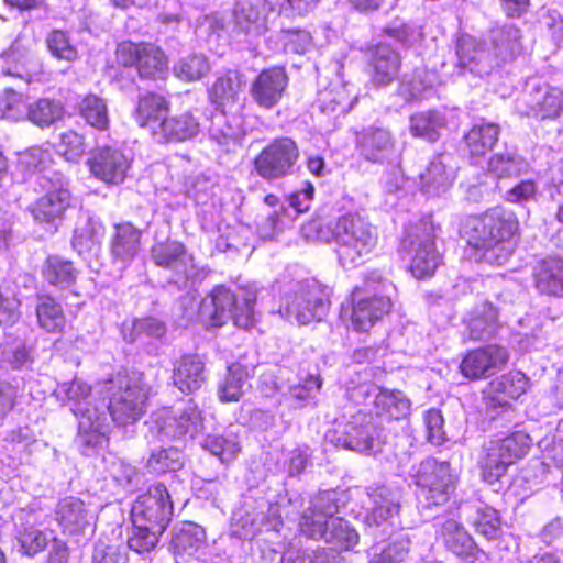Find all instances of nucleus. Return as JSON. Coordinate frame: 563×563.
I'll return each instance as SVG.
<instances>
[{
	"instance_id": "nucleus-1",
	"label": "nucleus",
	"mask_w": 563,
	"mask_h": 563,
	"mask_svg": "<svg viewBox=\"0 0 563 563\" xmlns=\"http://www.w3.org/2000/svg\"><path fill=\"white\" fill-rule=\"evenodd\" d=\"M518 230L515 214L501 207L487 210L482 216L465 218L460 234L475 250L476 261L504 265L514 251L511 238Z\"/></svg>"
},
{
	"instance_id": "nucleus-2",
	"label": "nucleus",
	"mask_w": 563,
	"mask_h": 563,
	"mask_svg": "<svg viewBox=\"0 0 563 563\" xmlns=\"http://www.w3.org/2000/svg\"><path fill=\"white\" fill-rule=\"evenodd\" d=\"M91 388L79 378L58 384L55 396L78 419L77 444L82 455L89 456L92 452L108 442L110 424L104 410L93 406L90 400Z\"/></svg>"
},
{
	"instance_id": "nucleus-3",
	"label": "nucleus",
	"mask_w": 563,
	"mask_h": 563,
	"mask_svg": "<svg viewBox=\"0 0 563 563\" xmlns=\"http://www.w3.org/2000/svg\"><path fill=\"white\" fill-rule=\"evenodd\" d=\"M256 298L257 288L251 284L240 287L236 294L224 286H217L201 300L198 316L207 327L219 328L232 319L236 327L250 329L256 321Z\"/></svg>"
},
{
	"instance_id": "nucleus-4",
	"label": "nucleus",
	"mask_w": 563,
	"mask_h": 563,
	"mask_svg": "<svg viewBox=\"0 0 563 563\" xmlns=\"http://www.w3.org/2000/svg\"><path fill=\"white\" fill-rule=\"evenodd\" d=\"M102 393L109 398L107 409L113 422L128 426L144 415L151 388L142 373L119 372L103 383Z\"/></svg>"
},
{
	"instance_id": "nucleus-5",
	"label": "nucleus",
	"mask_w": 563,
	"mask_h": 563,
	"mask_svg": "<svg viewBox=\"0 0 563 563\" xmlns=\"http://www.w3.org/2000/svg\"><path fill=\"white\" fill-rule=\"evenodd\" d=\"M330 230L339 263L345 268L363 263L378 242L377 229L356 212L340 216L331 222Z\"/></svg>"
},
{
	"instance_id": "nucleus-6",
	"label": "nucleus",
	"mask_w": 563,
	"mask_h": 563,
	"mask_svg": "<svg viewBox=\"0 0 563 563\" xmlns=\"http://www.w3.org/2000/svg\"><path fill=\"white\" fill-rule=\"evenodd\" d=\"M393 290V284L378 272H371L365 276L363 288L355 287L352 292L351 323L355 331H367L390 311Z\"/></svg>"
},
{
	"instance_id": "nucleus-7",
	"label": "nucleus",
	"mask_w": 563,
	"mask_h": 563,
	"mask_svg": "<svg viewBox=\"0 0 563 563\" xmlns=\"http://www.w3.org/2000/svg\"><path fill=\"white\" fill-rule=\"evenodd\" d=\"M330 306L329 294L316 280L294 284L280 298L279 314L298 324L320 321Z\"/></svg>"
},
{
	"instance_id": "nucleus-8",
	"label": "nucleus",
	"mask_w": 563,
	"mask_h": 563,
	"mask_svg": "<svg viewBox=\"0 0 563 563\" xmlns=\"http://www.w3.org/2000/svg\"><path fill=\"white\" fill-rule=\"evenodd\" d=\"M530 446L531 438L521 431L486 442L478 459L483 479L489 484L497 482L510 465L528 453Z\"/></svg>"
},
{
	"instance_id": "nucleus-9",
	"label": "nucleus",
	"mask_w": 563,
	"mask_h": 563,
	"mask_svg": "<svg viewBox=\"0 0 563 563\" xmlns=\"http://www.w3.org/2000/svg\"><path fill=\"white\" fill-rule=\"evenodd\" d=\"M330 440L336 446L365 454L379 452L384 444L383 430L372 415L362 410L338 422Z\"/></svg>"
},
{
	"instance_id": "nucleus-10",
	"label": "nucleus",
	"mask_w": 563,
	"mask_h": 563,
	"mask_svg": "<svg viewBox=\"0 0 563 563\" xmlns=\"http://www.w3.org/2000/svg\"><path fill=\"white\" fill-rule=\"evenodd\" d=\"M410 476L419 489V498L424 499L427 506L443 505L455 489L456 475L450 464L433 457L412 466Z\"/></svg>"
},
{
	"instance_id": "nucleus-11",
	"label": "nucleus",
	"mask_w": 563,
	"mask_h": 563,
	"mask_svg": "<svg viewBox=\"0 0 563 563\" xmlns=\"http://www.w3.org/2000/svg\"><path fill=\"white\" fill-rule=\"evenodd\" d=\"M366 525L382 529V536L391 534L396 529H404L400 519L401 490L389 485H372L366 488Z\"/></svg>"
},
{
	"instance_id": "nucleus-12",
	"label": "nucleus",
	"mask_w": 563,
	"mask_h": 563,
	"mask_svg": "<svg viewBox=\"0 0 563 563\" xmlns=\"http://www.w3.org/2000/svg\"><path fill=\"white\" fill-rule=\"evenodd\" d=\"M434 238L432 223L420 222L410 227L402 239V249L411 255L410 269L417 278L432 276L441 263Z\"/></svg>"
},
{
	"instance_id": "nucleus-13",
	"label": "nucleus",
	"mask_w": 563,
	"mask_h": 563,
	"mask_svg": "<svg viewBox=\"0 0 563 563\" xmlns=\"http://www.w3.org/2000/svg\"><path fill=\"white\" fill-rule=\"evenodd\" d=\"M298 157L299 150L295 141L279 137L261 151L254 159V167L262 178L278 179L294 172Z\"/></svg>"
},
{
	"instance_id": "nucleus-14",
	"label": "nucleus",
	"mask_w": 563,
	"mask_h": 563,
	"mask_svg": "<svg viewBox=\"0 0 563 563\" xmlns=\"http://www.w3.org/2000/svg\"><path fill=\"white\" fill-rule=\"evenodd\" d=\"M38 184L45 190V195L34 203L32 214L35 221L55 227L71 206L68 185L59 174H54V178L44 175L38 179Z\"/></svg>"
},
{
	"instance_id": "nucleus-15",
	"label": "nucleus",
	"mask_w": 563,
	"mask_h": 563,
	"mask_svg": "<svg viewBox=\"0 0 563 563\" xmlns=\"http://www.w3.org/2000/svg\"><path fill=\"white\" fill-rule=\"evenodd\" d=\"M151 257L155 265L172 271L178 285L186 287L188 282L195 283L202 278V271L195 264L194 256L178 241L155 243L151 250Z\"/></svg>"
},
{
	"instance_id": "nucleus-16",
	"label": "nucleus",
	"mask_w": 563,
	"mask_h": 563,
	"mask_svg": "<svg viewBox=\"0 0 563 563\" xmlns=\"http://www.w3.org/2000/svg\"><path fill=\"white\" fill-rule=\"evenodd\" d=\"M131 514L133 522L155 527L157 531H165L173 516V503L166 487L162 484L151 486L146 493L137 497Z\"/></svg>"
},
{
	"instance_id": "nucleus-17",
	"label": "nucleus",
	"mask_w": 563,
	"mask_h": 563,
	"mask_svg": "<svg viewBox=\"0 0 563 563\" xmlns=\"http://www.w3.org/2000/svg\"><path fill=\"white\" fill-rule=\"evenodd\" d=\"M339 509L336 492L320 493L312 500L311 506L303 511L299 521L300 532L310 539L322 540Z\"/></svg>"
},
{
	"instance_id": "nucleus-18",
	"label": "nucleus",
	"mask_w": 563,
	"mask_h": 563,
	"mask_svg": "<svg viewBox=\"0 0 563 563\" xmlns=\"http://www.w3.org/2000/svg\"><path fill=\"white\" fill-rule=\"evenodd\" d=\"M528 378L521 372H510L490 383L485 391L484 402L486 413L494 419L497 410H506L510 399H517L526 393Z\"/></svg>"
},
{
	"instance_id": "nucleus-19",
	"label": "nucleus",
	"mask_w": 563,
	"mask_h": 563,
	"mask_svg": "<svg viewBox=\"0 0 563 563\" xmlns=\"http://www.w3.org/2000/svg\"><path fill=\"white\" fill-rule=\"evenodd\" d=\"M88 165L98 179L118 185L125 179L130 159L121 148L104 145L92 151Z\"/></svg>"
},
{
	"instance_id": "nucleus-20",
	"label": "nucleus",
	"mask_w": 563,
	"mask_h": 563,
	"mask_svg": "<svg viewBox=\"0 0 563 563\" xmlns=\"http://www.w3.org/2000/svg\"><path fill=\"white\" fill-rule=\"evenodd\" d=\"M509 360L508 351L500 345H487L468 352L462 360L461 373L470 379H479L501 369Z\"/></svg>"
},
{
	"instance_id": "nucleus-21",
	"label": "nucleus",
	"mask_w": 563,
	"mask_h": 563,
	"mask_svg": "<svg viewBox=\"0 0 563 563\" xmlns=\"http://www.w3.org/2000/svg\"><path fill=\"white\" fill-rule=\"evenodd\" d=\"M288 86V76L282 67L263 69L253 80L250 95L261 108L269 110L279 103Z\"/></svg>"
},
{
	"instance_id": "nucleus-22",
	"label": "nucleus",
	"mask_w": 563,
	"mask_h": 563,
	"mask_svg": "<svg viewBox=\"0 0 563 563\" xmlns=\"http://www.w3.org/2000/svg\"><path fill=\"white\" fill-rule=\"evenodd\" d=\"M272 12L268 0H238L233 10L234 23L246 34L258 36L267 31V18Z\"/></svg>"
},
{
	"instance_id": "nucleus-23",
	"label": "nucleus",
	"mask_w": 563,
	"mask_h": 563,
	"mask_svg": "<svg viewBox=\"0 0 563 563\" xmlns=\"http://www.w3.org/2000/svg\"><path fill=\"white\" fill-rule=\"evenodd\" d=\"M457 66L479 77L489 75L494 70L492 53L476 38L464 34L456 43Z\"/></svg>"
},
{
	"instance_id": "nucleus-24",
	"label": "nucleus",
	"mask_w": 563,
	"mask_h": 563,
	"mask_svg": "<svg viewBox=\"0 0 563 563\" xmlns=\"http://www.w3.org/2000/svg\"><path fill=\"white\" fill-rule=\"evenodd\" d=\"M2 73L25 81L31 79L37 68V62L32 52V41L18 36L10 48L1 55Z\"/></svg>"
},
{
	"instance_id": "nucleus-25",
	"label": "nucleus",
	"mask_w": 563,
	"mask_h": 563,
	"mask_svg": "<svg viewBox=\"0 0 563 563\" xmlns=\"http://www.w3.org/2000/svg\"><path fill=\"white\" fill-rule=\"evenodd\" d=\"M527 115L537 120H556L563 114V91L551 86H537L527 100Z\"/></svg>"
},
{
	"instance_id": "nucleus-26",
	"label": "nucleus",
	"mask_w": 563,
	"mask_h": 563,
	"mask_svg": "<svg viewBox=\"0 0 563 563\" xmlns=\"http://www.w3.org/2000/svg\"><path fill=\"white\" fill-rule=\"evenodd\" d=\"M20 527L16 531V540L20 551L27 556H34L47 547L53 531H43L35 527L37 514L33 510L20 509L16 514Z\"/></svg>"
},
{
	"instance_id": "nucleus-27",
	"label": "nucleus",
	"mask_w": 563,
	"mask_h": 563,
	"mask_svg": "<svg viewBox=\"0 0 563 563\" xmlns=\"http://www.w3.org/2000/svg\"><path fill=\"white\" fill-rule=\"evenodd\" d=\"M55 519L64 533L79 534L92 526L93 516L81 499L70 496L58 501Z\"/></svg>"
},
{
	"instance_id": "nucleus-28",
	"label": "nucleus",
	"mask_w": 563,
	"mask_h": 563,
	"mask_svg": "<svg viewBox=\"0 0 563 563\" xmlns=\"http://www.w3.org/2000/svg\"><path fill=\"white\" fill-rule=\"evenodd\" d=\"M169 112V101L157 93H146L139 98L134 119L140 128L146 129L156 140L157 132Z\"/></svg>"
},
{
	"instance_id": "nucleus-29",
	"label": "nucleus",
	"mask_w": 563,
	"mask_h": 563,
	"mask_svg": "<svg viewBox=\"0 0 563 563\" xmlns=\"http://www.w3.org/2000/svg\"><path fill=\"white\" fill-rule=\"evenodd\" d=\"M243 75L238 70H227L217 77L209 89V99L218 111L239 110L243 87Z\"/></svg>"
},
{
	"instance_id": "nucleus-30",
	"label": "nucleus",
	"mask_w": 563,
	"mask_h": 563,
	"mask_svg": "<svg viewBox=\"0 0 563 563\" xmlns=\"http://www.w3.org/2000/svg\"><path fill=\"white\" fill-rule=\"evenodd\" d=\"M451 162L449 154L437 155L430 161L426 170L420 174L421 186L427 194L439 195L450 188L455 177Z\"/></svg>"
},
{
	"instance_id": "nucleus-31",
	"label": "nucleus",
	"mask_w": 563,
	"mask_h": 563,
	"mask_svg": "<svg viewBox=\"0 0 563 563\" xmlns=\"http://www.w3.org/2000/svg\"><path fill=\"white\" fill-rule=\"evenodd\" d=\"M147 433L145 434L150 443L173 441L185 439L188 435V429L179 424L175 418L174 409L163 408L154 412L146 421Z\"/></svg>"
},
{
	"instance_id": "nucleus-32",
	"label": "nucleus",
	"mask_w": 563,
	"mask_h": 563,
	"mask_svg": "<svg viewBox=\"0 0 563 563\" xmlns=\"http://www.w3.org/2000/svg\"><path fill=\"white\" fill-rule=\"evenodd\" d=\"M172 379L183 393L190 394L201 388L205 376V364L199 355L187 354L174 363Z\"/></svg>"
},
{
	"instance_id": "nucleus-33",
	"label": "nucleus",
	"mask_w": 563,
	"mask_h": 563,
	"mask_svg": "<svg viewBox=\"0 0 563 563\" xmlns=\"http://www.w3.org/2000/svg\"><path fill=\"white\" fill-rule=\"evenodd\" d=\"M244 133L243 118L239 110L217 111L212 115L209 134L219 145H234Z\"/></svg>"
},
{
	"instance_id": "nucleus-34",
	"label": "nucleus",
	"mask_w": 563,
	"mask_h": 563,
	"mask_svg": "<svg viewBox=\"0 0 563 563\" xmlns=\"http://www.w3.org/2000/svg\"><path fill=\"white\" fill-rule=\"evenodd\" d=\"M206 533L202 527L194 522H184L174 529L170 540V550L177 563L186 562L194 556L205 544Z\"/></svg>"
},
{
	"instance_id": "nucleus-35",
	"label": "nucleus",
	"mask_w": 563,
	"mask_h": 563,
	"mask_svg": "<svg viewBox=\"0 0 563 563\" xmlns=\"http://www.w3.org/2000/svg\"><path fill=\"white\" fill-rule=\"evenodd\" d=\"M201 124L192 111H185L178 115L168 117L157 132L158 143L184 142L200 133Z\"/></svg>"
},
{
	"instance_id": "nucleus-36",
	"label": "nucleus",
	"mask_w": 563,
	"mask_h": 563,
	"mask_svg": "<svg viewBox=\"0 0 563 563\" xmlns=\"http://www.w3.org/2000/svg\"><path fill=\"white\" fill-rule=\"evenodd\" d=\"M369 66L372 82L376 86H387L398 75L400 58L389 45L378 44L372 49Z\"/></svg>"
},
{
	"instance_id": "nucleus-37",
	"label": "nucleus",
	"mask_w": 563,
	"mask_h": 563,
	"mask_svg": "<svg viewBox=\"0 0 563 563\" xmlns=\"http://www.w3.org/2000/svg\"><path fill=\"white\" fill-rule=\"evenodd\" d=\"M520 30L514 24H505L490 31L492 59L494 69L511 60L520 48Z\"/></svg>"
},
{
	"instance_id": "nucleus-38",
	"label": "nucleus",
	"mask_w": 563,
	"mask_h": 563,
	"mask_svg": "<svg viewBox=\"0 0 563 563\" xmlns=\"http://www.w3.org/2000/svg\"><path fill=\"white\" fill-rule=\"evenodd\" d=\"M465 324L470 339H490L499 328L497 309L490 302L484 301L472 309L465 318Z\"/></svg>"
},
{
	"instance_id": "nucleus-39",
	"label": "nucleus",
	"mask_w": 563,
	"mask_h": 563,
	"mask_svg": "<svg viewBox=\"0 0 563 563\" xmlns=\"http://www.w3.org/2000/svg\"><path fill=\"white\" fill-rule=\"evenodd\" d=\"M534 284L539 292L563 297V257H548L534 269Z\"/></svg>"
},
{
	"instance_id": "nucleus-40",
	"label": "nucleus",
	"mask_w": 563,
	"mask_h": 563,
	"mask_svg": "<svg viewBox=\"0 0 563 563\" xmlns=\"http://www.w3.org/2000/svg\"><path fill=\"white\" fill-rule=\"evenodd\" d=\"M440 533L445 547L455 555L470 562L477 558L478 548L467 531L455 520H446Z\"/></svg>"
},
{
	"instance_id": "nucleus-41",
	"label": "nucleus",
	"mask_w": 563,
	"mask_h": 563,
	"mask_svg": "<svg viewBox=\"0 0 563 563\" xmlns=\"http://www.w3.org/2000/svg\"><path fill=\"white\" fill-rule=\"evenodd\" d=\"M395 142L388 130L368 129L358 139L361 155L369 162H383L393 153Z\"/></svg>"
},
{
	"instance_id": "nucleus-42",
	"label": "nucleus",
	"mask_w": 563,
	"mask_h": 563,
	"mask_svg": "<svg viewBox=\"0 0 563 563\" xmlns=\"http://www.w3.org/2000/svg\"><path fill=\"white\" fill-rule=\"evenodd\" d=\"M142 232L131 222L114 225L111 238V253L115 260L123 263L132 261L140 250Z\"/></svg>"
},
{
	"instance_id": "nucleus-43",
	"label": "nucleus",
	"mask_w": 563,
	"mask_h": 563,
	"mask_svg": "<svg viewBox=\"0 0 563 563\" xmlns=\"http://www.w3.org/2000/svg\"><path fill=\"white\" fill-rule=\"evenodd\" d=\"M500 126L497 123L479 120L464 135L470 154L483 156L489 152L499 139Z\"/></svg>"
},
{
	"instance_id": "nucleus-44",
	"label": "nucleus",
	"mask_w": 563,
	"mask_h": 563,
	"mask_svg": "<svg viewBox=\"0 0 563 563\" xmlns=\"http://www.w3.org/2000/svg\"><path fill=\"white\" fill-rule=\"evenodd\" d=\"M355 101L356 97H351L347 87L339 82L321 90L317 100L320 111L334 118L347 113Z\"/></svg>"
},
{
	"instance_id": "nucleus-45",
	"label": "nucleus",
	"mask_w": 563,
	"mask_h": 563,
	"mask_svg": "<svg viewBox=\"0 0 563 563\" xmlns=\"http://www.w3.org/2000/svg\"><path fill=\"white\" fill-rule=\"evenodd\" d=\"M409 122L410 133L429 142L437 141L441 131L446 126L445 114L437 110L415 113L410 117Z\"/></svg>"
},
{
	"instance_id": "nucleus-46",
	"label": "nucleus",
	"mask_w": 563,
	"mask_h": 563,
	"mask_svg": "<svg viewBox=\"0 0 563 563\" xmlns=\"http://www.w3.org/2000/svg\"><path fill=\"white\" fill-rule=\"evenodd\" d=\"M527 161L515 150L495 153L488 161V172L497 178H510L528 170Z\"/></svg>"
},
{
	"instance_id": "nucleus-47",
	"label": "nucleus",
	"mask_w": 563,
	"mask_h": 563,
	"mask_svg": "<svg viewBox=\"0 0 563 563\" xmlns=\"http://www.w3.org/2000/svg\"><path fill=\"white\" fill-rule=\"evenodd\" d=\"M42 274L47 283L62 288L69 287L77 278V269L73 262L58 255H51L46 258Z\"/></svg>"
},
{
	"instance_id": "nucleus-48",
	"label": "nucleus",
	"mask_w": 563,
	"mask_h": 563,
	"mask_svg": "<svg viewBox=\"0 0 563 563\" xmlns=\"http://www.w3.org/2000/svg\"><path fill=\"white\" fill-rule=\"evenodd\" d=\"M375 407L379 415L399 420L406 418L411 408L410 400L399 390L383 389L375 398Z\"/></svg>"
},
{
	"instance_id": "nucleus-49",
	"label": "nucleus",
	"mask_w": 563,
	"mask_h": 563,
	"mask_svg": "<svg viewBox=\"0 0 563 563\" xmlns=\"http://www.w3.org/2000/svg\"><path fill=\"white\" fill-rule=\"evenodd\" d=\"M53 163L52 153L48 148L34 146L20 155L19 167L30 175L35 176L36 183L42 176L53 177L54 174L48 170Z\"/></svg>"
},
{
	"instance_id": "nucleus-50",
	"label": "nucleus",
	"mask_w": 563,
	"mask_h": 563,
	"mask_svg": "<svg viewBox=\"0 0 563 563\" xmlns=\"http://www.w3.org/2000/svg\"><path fill=\"white\" fill-rule=\"evenodd\" d=\"M79 114L87 124L99 131H106L109 128L107 102L96 95H88L80 101Z\"/></svg>"
},
{
	"instance_id": "nucleus-51",
	"label": "nucleus",
	"mask_w": 563,
	"mask_h": 563,
	"mask_svg": "<svg viewBox=\"0 0 563 563\" xmlns=\"http://www.w3.org/2000/svg\"><path fill=\"white\" fill-rule=\"evenodd\" d=\"M184 465V453L175 446H169L152 452L147 459L146 468L150 473L158 475L167 472H177Z\"/></svg>"
},
{
	"instance_id": "nucleus-52",
	"label": "nucleus",
	"mask_w": 563,
	"mask_h": 563,
	"mask_svg": "<svg viewBox=\"0 0 563 563\" xmlns=\"http://www.w3.org/2000/svg\"><path fill=\"white\" fill-rule=\"evenodd\" d=\"M330 523L322 540L334 550H349L357 544L358 533L346 520L336 516Z\"/></svg>"
},
{
	"instance_id": "nucleus-53",
	"label": "nucleus",
	"mask_w": 563,
	"mask_h": 563,
	"mask_svg": "<svg viewBox=\"0 0 563 563\" xmlns=\"http://www.w3.org/2000/svg\"><path fill=\"white\" fill-rule=\"evenodd\" d=\"M475 532L487 540L497 539L501 532V520L496 509L483 505L478 506L470 519Z\"/></svg>"
},
{
	"instance_id": "nucleus-54",
	"label": "nucleus",
	"mask_w": 563,
	"mask_h": 563,
	"mask_svg": "<svg viewBox=\"0 0 563 563\" xmlns=\"http://www.w3.org/2000/svg\"><path fill=\"white\" fill-rule=\"evenodd\" d=\"M36 316L40 327L47 332H62L66 323L60 305L51 297L40 299L36 307Z\"/></svg>"
},
{
	"instance_id": "nucleus-55",
	"label": "nucleus",
	"mask_w": 563,
	"mask_h": 563,
	"mask_svg": "<svg viewBox=\"0 0 563 563\" xmlns=\"http://www.w3.org/2000/svg\"><path fill=\"white\" fill-rule=\"evenodd\" d=\"M93 563H126L128 549L124 540L118 534L110 539H99L92 554Z\"/></svg>"
},
{
	"instance_id": "nucleus-56",
	"label": "nucleus",
	"mask_w": 563,
	"mask_h": 563,
	"mask_svg": "<svg viewBox=\"0 0 563 563\" xmlns=\"http://www.w3.org/2000/svg\"><path fill=\"white\" fill-rule=\"evenodd\" d=\"M137 71L143 78H156L167 68V58L163 51L152 44H144L141 48Z\"/></svg>"
},
{
	"instance_id": "nucleus-57",
	"label": "nucleus",
	"mask_w": 563,
	"mask_h": 563,
	"mask_svg": "<svg viewBox=\"0 0 563 563\" xmlns=\"http://www.w3.org/2000/svg\"><path fill=\"white\" fill-rule=\"evenodd\" d=\"M410 538L408 533L395 537L388 544L372 549L371 563H398L402 562L409 552Z\"/></svg>"
},
{
	"instance_id": "nucleus-58",
	"label": "nucleus",
	"mask_w": 563,
	"mask_h": 563,
	"mask_svg": "<svg viewBox=\"0 0 563 563\" xmlns=\"http://www.w3.org/2000/svg\"><path fill=\"white\" fill-rule=\"evenodd\" d=\"M26 115L34 124L45 128L63 118L64 108L60 102L43 98L27 107Z\"/></svg>"
},
{
	"instance_id": "nucleus-59",
	"label": "nucleus",
	"mask_w": 563,
	"mask_h": 563,
	"mask_svg": "<svg viewBox=\"0 0 563 563\" xmlns=\"http://www.w3.org/2000/svg\"><path fill=\"white\" fill-rule=\"evenodd\" d=\"M166 332L165 324L156 318L135 319L131 327L124 324L123 335L129 342L161 339Z\"/></svg>"
},
{
	"instance_id": "nucleus-60",
	"label": "nucleus",
	"mask_w": 563,
	"mask_h": 563,
	"mask_svg": "<svg viewBox=\"0 0 563 563\" xmlns=\"http://www.w3.org/2000/svg\"><path fill=\"white\" fill-rule=\"evenodd\" d=\"M209 70L210 64L203 54H190L181 57L173 67L175 76L185 81L198 80Z\"/></svg>"
},
{
	"instance_id": "nucleus-61",
	"label": "nucleus",
	"mask_w": 563,
	"mask_h": 563,
	"mask_svg": "<svg viewBox=\"0 0 563 563\" xmlns=\"http://www.w3.org/2000/svg\"><path fill=\"white\" fill-rule=\"evenodd\" d=\"M164 531H157L155 527L133 522L132 533L129 536L125 542L126 549L142 554L151 552L158 542V536Z\"/></svg>"
},
{
	"instance_id": "nucleus-62",
	"label": "nucleus",
	"mask_w": 563,
	"mask_h": 563,
	"mask_svg": "<svg viewBox=\"0 0 563 563\" xmlns=\"http://www.w3.org/2000/svg\"><path fill=\"white\" fill-rule=\"evenodd\" d=\"M104 462L109 476L117 485L124 489H133L137 486L141 476L134 466L115 456L104 459Z\"/></svg>"
},
{
	"instance_id": "nucleus-63",
	"label": "nucleus",
	"mask_w": 563,
	"mask_h": 563,
	"mask_svg": "<svg viewBox=\"0 0 563 563\" xmlns=\"http://www.w3.org/2000/svg\"><path fill=\"white\" fill-rule=\"evenodd\" d=\"M321 388L319 376L309 375L297 384L289 386L286 397L294 402V406L301 408L314 401Z\"/></svg>"
},
{
	"instance_id": "nucleus-64",
	"label": "nucleus",
	"mask_w": 563,
	"mask_h": 563,
	"mask_svg": "<svg viewBox=\"0 0 563 563\" xmlns=\"http://www.w3.org/2000/svg\"><path fill=\"white\" fill-rule=\"evenodd\" d=\"M435 75L422 69L416 70L411 77L405 76L399 86V93L407 100L422 96L433 87Z\"/></svg>"
}]
</instances>
